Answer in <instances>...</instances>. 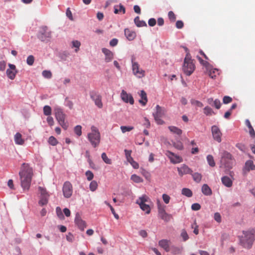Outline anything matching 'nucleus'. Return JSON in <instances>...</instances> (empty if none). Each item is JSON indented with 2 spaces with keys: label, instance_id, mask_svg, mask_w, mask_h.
Instances as JSON below:
<instances>
[{
  "label": "nucleus",
  "instance_id": "nucleus-35",
  "mask_svg": "<svg viewBox=\"0 0 255 255\" xmlns=\"http://www.w3.org/2000/svg\"><path fill=\"white\" fill-rule=\"evenodd\" d=\"M130 179L131 180H132L133 182L138 183H141L143 182V179L142 178H141L140 176L136 175V174H133L131 176Z\"/></svg>",
  "mask_w": 255,
  "mask_h": 255
},
{
  "label": "nucleus",
  "instance_id": "nucleus-64",
  "mask_svg": "<svg viewBox=\"0 0 255 255\" xmlns=\"http://www.w3.org/2000/svg\"><path fill=\"white\" fill-rule=\"evenodd\" d=\"M156 23V21L155 18H151L148 20V23L150 26H154Z\"/></svg>",
  "mask_w": 255,
  "mask_h": 255
},
{
  "label": "nucleus",
  "instance_id": "nucleus-32",
  "mask_svg": "<svg viewBox=\"0 0 255 255\" xmlns=\"http://www.w3.org/2000/svg\"><path fill=\"white\" fill-rule=\"evenodd\" d=\"M191 175H192L193 180L196 182L199 183L201 181V180L202 179V176L200 173H199L198 172H195L194 173H192Z\"/></svg>",
  "mask_w": 255,
  "mask_h": 255
},
{
  "label": "nucleus",
  "instance_id": "nucleus-17",
  "mask_svg": "<svg viewBox=\"0 0 255 255\" xmlns=\"http://www.w3.org/2000/svg\"><path fill=\"white\" fill-rule=\"evenodd\" d=\"M121 97L123 101L125 103H129L130 104L133 105L134 103V100L132 96L128 94L125 90H122L121 94Z\"/></svg>",
  "mask_w": 255,
  "mask_h": 255
},
{
  "label": "nucleus",
  "instance_id": "nucleus-37",
  "mask_svg": "<svg viewBox=\"0 0 255 255\" xmlns=\"http://www.w3.org/2000/svg\"><path fill=\"white\" fill-rule=\"evenodd\" d=\"M197 59L199 60V62L201 64H202L203 66H205L206 68V69H208L209 68V67L210 66V64L207 61L203 60L201 57L199 56H197Z\"/></svg>",
  "mask_w": 255,
  "mask_h": 255
},
{
  "label": "nucleus",
  "instance_id": "nucleus-11",
  "mask_svg": "<svg viewBox=\"0 0 255 255\" xmlns=\"http://www.w3.org/2000/svg\"><path fill=\"white\" fill-rule=\"evenodd\" d=\"M211 131L214 139L218 142H221L222 133L219 128L216 126H213L211 128Z\"/></svg>",
  "mask_w": 255,
  "mask_h": 255
},
{
  "label": "nucleus",
  "instance_id": "nucleus-56",
  "mask_svg": "<svg viewBox=\"0 0 255 255\" xmlns=\"http://www.w3.org/2000/svg\"><path fill=\"white\" fill-rule=\"evenodd\" d=\"M162 197V199L165 204H168L169 203L170 197L168 195L166 194H163Z\"/></svg>",
  "mask_w": 255,
  "mask_h": 255
},
{
  "label": "nucleus",
  "instance_id": "nucleus-6",
  "mask_svg": "<svg viewBox=\"0 0 255 255\" xmlns=\"http://www.w3.org/2000/svg\"><path fill=\"white\" fill-rule=\"evenodd\" d=\"M149 200V197L144 194L139 197L136 201V203L139 205L140 209L142 211H145L147 214H149L150 212V207L145 203L148 202Z\"/></svg>",
  "mask_w": 255,
  "mask_h": 255
},
{
  "label": "nucleus",
  "instance_id": "nucleus-48",
  "mask_svg": "<svg viewBox=\"0 0 255 255\" xmlns=\"http://www.w3.org/2000/svg\"><path fill=\"white\" fill-rule=\"evenodd\" d=\"M42 76L45 78L50 79L52 77V73L50 71L44 70L42 73Z\"/></svg>",
  "mask_w": 255,
  "mask_h": 255
},
{
  "label": "nucleus",
  "instance_id": "nucleus-55",
  "mask_svg": "<svg viewBox=\"0 0 255 255\" xmlns=\"http://www.w3.org/2000/svg\"><path fill=\"white\" fill-rule=\"evenodd\" d=\"M191 227L192 228L194 229L193 233L195 235H198L199 234L198 226L197 225L195 221L192 225Z\"/></svg>",
  "mask_w": 255,
  "mask_h": 255
},
{
  "label": "nucleus",
  "instance_id": "nucleus-38",
  "mask_svg": "<svg viewBox=\"0 0 255 255\" xmlns=\"http://www.w3.org/2000/svg\"><path fill=\"white\" fill-rule=\"evenodd\" d=\"M204 113L207 116H211L215 114L213 110L209 107L207 106L204 109Z\"/></svg>",
  "mask_w": 255,
  "mask_h": 255
},
{
  "label": "nucleus",
  "instance_id": "nucleus-44",
  "mask_svg": "<svg viewBox=\"0 0 255 255\" xmlns=\"http://www.w3.org/2000/svg\"><path fill=\"white\" fill-rule=\"evenodd\" d=\"M48 143L51 145L55 146L58 143V141L53 136H51L48 139Z\"/></svg>",
  "mask_w": 255,
  "mask_h": 255
},
{
  "label": "nucleus",
  "instance_id": "nucleus-16",
  "mask_svg": "<svg viewBox=\"0 0 255 255\" xmlns=\"http://www.w3.org/2000/svg\"><path fill=\"white\" fill-rule=\"evenodd\" d=\"M158 245L166 252H169L171 248V242L170 240L162 239L158 242Z\"/></svg>",
  "mask_w": 255,
  "mask_h": 255
},
{
  "label": "nucleus",
  "instance_id": "nucleus-60",
  "mask_svg": "<svg viewBox=\"0 0 255 255\" xmlns=\"http://www.w3.org/2000/svg\"><path fill=\"white\" fill-rule=\"evenodd\" d=\"M181 236L182 237L184 241H186L189 238L188 235L185 230H182Z\"/></svg>",
  "mask_w": 255,
  "mask_h": 255
},
{
  "label": "nucleus",
  "instance_id": "nucleus-26",
  "mask_svg": "<svg viewBox=\"0 0 255 255\" xmlns=\"http://www.w3.org/2000/svg\"><path fill=\"white\" fill-rule=\"evenodd\" d=\"M201 190L202 193L206 196H210L212 194L211 189L207 184L203 185Z\"/></svg>",
  "mask_w": 255,
  "mask_h": 255
},
{
  "label": "nucleus",
  "instance_id": "nucleus-41",
  "mask_svg": "<svg viewBox=\"0 0 255 255\" xmlns=\"http://www.w3.org/2000/svg\"><path fill=\"white\" fill-rule=\"evenodd\" d=\"M43 113L46 116H50L51 114V108L49 106H45L43 108Z\"/></svg>",
  "mask_w": 255,
  "mask_h": 255
},
{
  "label": "nucleus",
  "instance_id": "nucleus-57",
  "mask_svg": "<svg viewBox=\"0 0 255 255\" xmlns=\"http://www.w3.org/2000/svg\"><path fill=\"white\" fill-rule=\"evenodd\" d=\"M214 220L217 221L218 223H221V216L219 213H215L214 214Z\"/></svg>",
  "mask_w": 255,
  "mask_h": 255
},
{
  "label": "nucleus",
  "instance_id": "nucleus-61",
  "mask_svg": "<svg viewBox=\"0 0 255 255\" xmlns=\"http://www.w3.org/2000/svg\"><path fill=\"white\" fill-rule=\"evenodd\" d=\"M191 209L194 211H198L201 209V206L198 203H194L191 206Z\"/></svg>",
  "mask_w": 255,
  "mask_h": 255
},
{
  "label": "nucleus",
  "instance_id": "nucleus-12",
  "mask_svg": "<svg viewBox=\"0 0 255 255\" xmlns=\"http://www.w3.org/2000/svg\"><path fill=\"white\" fill-rule=\"evenodd\" d=\"M165 155L170 159L171 162L174 164L180 163L182 161L181 157L169 150L166 151Z\"/></svg>",
  "mask_w": 255,
  "mask_h": 255
},
{
  "label": "nucleus",
  "instance_id": "nucleus-18",
  "mask_svg": "<svg viewBox=\"0 0 255 255\" xmlns=\"http://www.w3.org/2000/svg\"><path fill=\"white\" fill-rule=\"evenodd\" d=\"M75 222L81 231H84L86 227V223L81 219L80 215L78 214L76 215Z\"/></svg>",
  "mask_w": 255,
  "mask_h": 255
},
{
  "label": "nucleus",
  "instance_id": "nucleus-45",
  "mask_svg": "<svg viewBox=\"0 0 255 255\" xmlns=\"http://www.w3.org/2000/svg\"><path fill=\"white\" fill-rule=\"evenodd\" d=\"M173 145L175 148L178 150H182L183 148V145L180 141L174 142Z\"/></svg>",
  "mask_w": 255,
  "mask_h": 255
},
{
  "label": "nucleus",
  "instance_id": "nucleus-43",
  "mask_svg": "<svg viewBox=\"0 0 255 255\" xmlns=\"http://www.w3.org/2000/svg\"><path fill=\"white\" fill-rule=\"evenodd\" d=\"M101 156H102V159L106 163L109 164H112V160L108 157L106 153H105V152L103 153L102 154Z\"/></svg>",
  "mask_w": 255,
  "mask_h": 255
},
{
  "label": "nucleus",
  "instance_id": "nucleus-24",
  "mask_svg": "<svg viewBox=\"0 0 255 255\" xmlns=\"http://www.w3.org/2000/svg\"><path fill=\"white\" fill-rule=\"evenodd\" d=\"M126 8L123 5L120 4L114 6V13L115 14L122 13L125 14Z\"/></svg>",
  "mask_w": 255,
  "mask_h": 255
},
{
  "label": "nucleus",
  "instance_id": "nucleus-20",
  "mask_svg": "<svg viewBox=\"0 0 255 255\" xmlns=\"http://www.w3.org/2000/svg\"><path fill=\"white\" fill-rule=\"evenodd\" d=\"M102 50L105 55V61L106 62L111 61L114 58L113 52L106 48H103Z\"/></svg>",
  "mask_w": 255,
  "mask_h": 255
},
{
  "label": "nucleus",
  "instance_id": "nucleus-8",
  "mask_svg": "<svg viewBox=\"0 0 255 255\" xmlns=\"http://www.w3.org/2000/svg\"><path fill=\"white\" fill-rule=\"evenodd\" d=\"M51 35V31L47 26H45L41 27L38 37L41 41L47 42L49 40Z\"/></svg>",
  "mask_w": 255,
  "mask_h": 255
},
{
  "label": "nucleus",
  "instance_id": "nucleus-49",
  "mask_svg": "<svg viewBox=\"0 0 255 255\" xmlns=\"http://www.w3.org/2000/svg\"><path fill=\"white\" fill-rule=\"evenodd\" d=\"M34 61V57L33 55H29L26 59V63L28 65L31 66L33 64Z\"/></svg>",
  "mask_w": 255,
  "mask_h": 255
},
{
  "label": "nucleus",
  "instance_id": "nucleus-14",
  "mask_svg": "<svg viewBox=\"0 0 255 255\" xmlns=\"http://www.w3.org/2000/svg\"><path fill=\"white\" fill-rule=\"evenodd\" d=\"M90 97L91 99L94 101L95 105L99 108H102L103 107V103L102 102V97L100 95L92 92L90 94Z\"/></svg>",
  "mask_w": 255,
  "mask_h": 255
},
{
  "label": "nucleus",
  "instance_id": "nucleus-28",
  "mask_svg": "<svg viewBox=\"0 0 255 255\" xmlns=\"http://www.w3.org/2000/svg\"><path fill=\"white\" fill-rule=\"evenodd\" d=\"M222 182L223 184L228 187H230L232 185V181L228 176H224L222 178Z\"/></svg>",
  "mask_w": 255,
  "mask_h": 255
},
{
  "label": "nucleus",
  "instance_id": "nucleus-25",
  "mask_svg": "<svg viewBox=\"0 0 255 255\" xmlns=\"http://www.w3.org/2000/svg\"><path fill=\"white\" fill-rule=\"evenodd\" d=\"M140 96L141 98L139 100V103L144 106L146 104L147 102L146 93L144 91L141 90L140 91Z\"/></svg>",
  "mask_w": 255,
  "mask_h": 255
},
{
  "label": "nucleus",
  "instance_id": "nucleus-63",
  "mask_svg": "<svg viewBox=\"0 0 255 255\" xmlns=\"http://www.w3.org/2000/svg\"><path fill=\"white\" fill-rule=\"evenodd\" d=\"M47 122L50 126H52L54 123L53 118L50 116L47 118Z\"/></svg>",
  "mask_w": 255,
  "mask_h": 255
},
{
  "label": "nucleus",
  "instance_id": "nucleus-42",
  "mask_svg": "<svg viewBox=\"0 0 255 255\" xmlns=\"http://www.w3.org/2000/svg\"><path fill=\"white\" fill-rule=\"evenodd\" d=\"M98 187V183L97 181H92L90 184V189L92 191H95Z\"/></svg>",
  "mask_w": 255,
  "mask_h": 255
},
{
  "label": "nucleus",
  "instance_id": "nucleus-23",
  "mask_svg": "<svg viewBox=\"0 0 255 255\" xmlns=\"http://www.w3.org/2000/svg\"><path fill=\"white\" fill-rule=\"evenodd\" d=\"M231 158L232 155L228 151H225L222 153L221 162L223 164H225L226 162L231 159Z\"/></svg>",
  "mask_w": 255,
  "mask_h": 255
},
{
  "label": "nucleus",
  "instance_id": "nucleus-22",
  "mask_svg": "<svg viewBox=\"0 0 255 255\" xmlns=\"http://www.w3.org/2000/svg\"><path fill=\"white\" fill-rule=\"evenodd\" d=\"M14 140L15 144L23 145L24 143V139L22 138V135L19 132H17L14 136Z\"/></svg>",
  "mask_w": 255,
  "mask_h": 255
},
{
  "label": "nucleus",
  "instance_id": "nucleus-33",
  "mask_svg": "<svg viewBox=\"0 0 255 255\" xmlns=\"http://www.w3.org/2000/svg\"><path fill=\"white\" fill-rule=\"evenodd\" d=\"M182 194L188 197H191L193 195L192 191L189 188H184L182 189Z\"/></svg>",
  "mask_w": 255,
  "mask_h": 255
},
{
  "label": "nucleus",
  "instance_id": "nucleus-3",
  "mask_svg": "<svg viewBox=\"0 0 255 255\" xmlns=\"http://www.w3.org/2000/svg\"><path fill=\"white\" fill-rule=\"evenodd\" d=\"M193 60L191 59L190 53L186 54L183 65V70L187 76H190L194 72L195 66L193 62Z\"/></svg>",
  "mask_w": 255,
  "mask_h": 255
},
{
  "label": "nucleus",
  "instance_id": "nucleus-13",
  "mask_svg": "<svg viewBox=\"0 0 255 255\" xmlns=\"http://www.w3.org/2000/svg\"><path fill=\"white\" fill-rule=\"evenodd\" d=\"M9 68L6 70V73L8 78L11 80H13L17 72L16 67L14 65L12 64H8Z\"/></svg>",
  "mask_w": 255,
  "mask_h": 255
},
{
  "label": "nucleus",
  "instance_id": "nucleus-52",
  "mask_svg": "<svg viewBox=\"0 0 255 255\" xmlns=\"http://www.w3.org/2000/svg\"><path fill=\"white\" fill-rule=\"evenodd\" d=\"M141 174L148 180H150L151 175L150 174L144 169H142Z\"/></svg>",
  "mask_w": 255,
  "mask_h": 255
},
{
  "label": "nucleus",
  "instance_id": "nucleus-29",
  "mask_svg": "<svg viewBox=\"0 0 255 255\" xmlns=\"http://www.w3.org/2000/svg\"><path fill=\"white\" fill-rule=\"evenodd\" d=\"M168 129L173 133L180 135L182 133V130L178 128L175 126H169Z\"/></svg>",
  "mask_w": 255,
  "mask_h": 255
},
{
  "label": "nucleus",
  "instance_id": "nucleus-2",
  "mask_svg": "<svg viewBox=\"0 0 255 255\" xmlns=\"http://www.w3.org/2000/svg\"><path fill=\"white\" fill-rule=\"evenodd\" d=\"M254 240L253 234L250 231H244L243 235L240 237V243L245 248L250 249Z\"/></svg>",
  "mask_w": 255,
  "mask_h": 255
},
{
  "label": "nucleus",
  "instance_id": "nucleus-54",
  "mask_svg": "<svg viewBox=\"0 0 255 255\" xmlns=\"http://www.w3.org/2000/svg\"><path fill=\"white\" fill-rule=\"evenodd\" d=\"M85 175L87 180L89 181L92 180L94 177L93 173L90 170L87 171L85 173Z\"/></svg>",
  "mask_w": 255,
  "mask_h": 255
},
{
  "label": "nucleus",
  "instance_id": "nucleus-31",
  "mask_svg": "<svg viewBox=\"0 0 255 255\" xmlns=\"http://www.w3.org/2000/svg\"><path fill=\"white\" fill-rule=\"evenodd\" d=\"M173 255H180L181 254L182 251V248L171 246L170 251Z\"/></svg>",
  "mask_w": 255,
  "mask_h": 255
},
{
  "label": "nucleus",
  "instance_id": "nucleus-62",
  "mask_svg": "<svg viewBox=\"0 0 255 255\" xmlns=\"http://www.w3.org/2000/svg\"><path fill=\"white\" fill-rule=\"evenodd\" d=\"M155 121L158 124L162 125L163 124V121L160 119L161 117L157 115H153Z\"/></svg>",
  "mask_w": 255,
  "mask_h": 255
},
{
  "label": "nucleus",
  "instance_id": "nucleus-59",
  "mask_svg": "<svg viewBox=\"0 0 255 255\" xmlns=\"http://www.w3.org/2000/svg\"><path fill=\"white\" fill-rule=\"evenodd\" d=\"M223 103L225 104H229L232 101V99L229 96H225L223 99Z\"/></svg>",
  "mask_w": 255,
  "mask_h": 255
},
{
  "label": "nucleus",
  "instance_id": "nucleus-21",
  "mask_svg": "<svg viewBox=\"0 0 255 255\" xmlns=\"http://www.w3.org/2000/svg\"><path fill=\"white\" fill-rule=\"evenodd\" d=\"M206 70L208 75L212 79H215L217 75L219 74V70L216 68H211V66L209 67L208 70L206 69Z\"/></svg>",
  "mask_w": 255,
  "mask_h": 255
},
{
  "label": "nucleus",
  "instance_id": "nucleus-40",
  "mask_svg": "<svg viewBox=\"0 0 255 255\" xmlns=\"http://www.w3.org/2000/svg\"><path fill=\"white\" fill-rule=\"evenodd\" d=\"M122 131L123 133H125L126 132H127V131H130L131 130H132L133 128H134V127H132V126H121V128H120Z\"/></svg>",
  "mask_w": 255,
  "mask_h": 255
},
{
  "label": "nucleus",
  "instance_id": "nucleus-5",
  "mask_svg": "<svg viewBox=\"0 0 255 255\" xmlns=\"http://www.w3.org/2000/svg\"><path fill=\"white\" fill-rule=\"evenodd\" d=\"M88 138L94 147H96L99 144L100 133L96 127L94 126L91 127V132L88 134Z\"/></svg>",
  "mask_w": 255,
  "mask_h": 255
},
{
  "label": "nucleus",
  "instance_id": "nucleus-47",
  "mask_svg": "<svg viewBox=\"0 0 255 255\" xmlns=\"http://www.w3.org/2000/svg\"><path fill=\"white\" fill-rule=\"evenodd\" d=\"M56 212L57 216L60 219H63L64 218V215L62 213V210L59 207H57L56 209Z\"/></svg>",
  "mask_w": 255,
  "mask_h": 255
},
{
  "label": "nucleus",
  "instance_id": "nucleus-27",
  "mask_svg": "<svg viewBox=\"0 0 255 255\" xmlns=\"http://www.w3.org/2000/svg\"><path fill=\"white\" fill-rule=\"evenodd\" d=\"M156 112L153 114V115H157L159 117H162L166 113V110L160 107L159 105H157L156 107Z\"/></svg>",
  "mask_w": 255,
  "mask_h": 255
},
{
  "label": "nucleus",
  "instance_id": "nucleus-51",
  "mask_svg": "<svg viewBox=\"0 0 255 255\" xmlns=\"http://www.w3.org/2000/svg\"><path fill=\"white\" fill-rule=\"evenodd\" d=\"M74 132L78 135L80 136L82 134V127L81 126H77L74 128Z\"/></svg>",
  "mask_w": 255,
  "mask_h": 255
},
{
  "label": "nucleus",
  "instance_id": "nucleus-30",
  "mask_svg": "<svg viewBox=\"0 0 255 255\" xmlns=\"http://www.w3.org/2000/svg\"><path fill=\"white\" fill-rule=\"evenodd\" d=\"M134 23L137 27L146 26V22L143 20H140L139 16H136L134 19Z\"/></svg>",
  "mask_w": 255,
  "mask_h": 255
},
{
  "label": "nucleus",
  "instance_id": "nucleus-1",
  "mask_svg": "<svg viewBox=\"0 0 255 255\" xmlns=\"http://www.w3.org/2000/svg\"><path fill=\"white\" fill-rule=\"evenodd\" d=\"M21 185L24 189L28 190L30 187L33 176V169L28 164L23 163L19 173Z\"/></svg>",
  "mask_w": 255,
  "mask_h": 255
},
{
  "label": "nucleus",
  "instance_id": "nucleus-34",
  "mask_svg": "<svg viewBox=\"0 0 255 255\" xmlns=\"http://www.w3.org/2000/svg\"><path fill=\"white\" fill-rule=\"evenodd\" d=\"M245 166L249 171L250 170H254L255 169V165H254V163L252 160H248L246 162Z\"/></svg>",
  "mask_w": 255,
  "mask_h": 255
},
{
  "label": "nucleus",
  "instance_id": "nucleus-53",
  "mask_svg": "<svg viewBox=\"0 0 255 255\" xmlns=\"http://www.w3.org/2000/svg\"><path fill=\"white\" fill-rule=\"evenodd\" d=\"M38 189H39V191L40 192V193L41 195V197L49 196V195L48 194L45 189H44L41 187H39Z\"/></svg>",
  "mask_w": 255,
  "mask_h": 255
},
{
  "label": "nucleus",
  "instance_id": "nucleus-9",
  "mask_svg": "<svg viewBox=\"0 0 255 255\" xmlns=\"http://www.w3.org/2000/svg\"><path fill=\"white\" fill-rule=\"evenodd\" d=\"M132 69L134 75L137 78H141L145 76V71L140 69L139 65L133 60H132Z\"/></svg>",
  "mask_w": 255,
  "mask_h": 255
},
{
  "label": "nucleus",
  "instance_id": "nucleus-46",
  "mask_svg": "<svg viewBox=\"0 0 255 255\" xmlns=\"http://www.w3.org/2000/svg\"><path fill=\"white\" fill-rule=\"evenodd\" d=\"M72 47H75L76 49L75 50V52H77L79 50V47L81 45V43L78 40H74L72 42Z\"/></svg>",
  "mask_w": 255,
  "mask_h": 255
},
{
  "label": "nucleus",
  "instance_id": "nucleus-15",
  "mask_svg": "<svg viewBox=\"0 0 255 255\" xmlns=\"http://www.w3.org/2000/svg\"><path fill=\"white\" fill-rule=\"evenodd\" d=\"M177 171L180 176L187 174H191L193 172L192 169L185 164H183L180 167H177Z\"/></svg>",
  "mask_w": 255,
  "mask_h": 255
},
{
  "label": "nucleus",
  "instance_id": "nucleus-7",
  "mask_svg": "<svg viewBox=\"0 0 255 255\" xmlns=\"http://www.w3.org/2000/svg\"><path fill=\"white\" fill-rule=\"evenodd\" d=\"M157 205L159 217L165 222L169 221L172 216L166 212L165 206L162 204L159 200L157 201Z\"/></svg>",
  "mask_w": 255,
  "mask_h": 255
},
{
  "label": "nucleus",
  "instance_id": "nucleus-39",
  "mask_svg": "<svg viewBox=\"0 0 255 255\" xmlns=\"http://www.w3.org/2000/svg\"><path fill=\"white\" fill-rule=\"evenodd\" d=\"M49 196H43L41 197L40 200L39 201V204L41 206L46 205L48 203Z\"/></svg>",
  "mask_w": 255,
  "mask_h": 255
},
{
  "label": "nucleus",
  "instance_id": "nucleus-50",
  "mask_svg": "<svg viewBox=\"0 0 255 255\" xmlns=\"http://www.w3.org/2000/svg\"><path fill=\"white\" fill-rule=\"evenodd\" d=\"M169 19L171 22H174L176 20V15L172 11H169L168 13Z\"/></svg>",
  "mask_w": 255,
  "mask_h": 255
},
{
  "label": "nucleus",
  "instance_id": "nucleus-4",
  "mask_svg": "<svg viewBox=\"0 0 255 255\" xmlns=\"http://www.w3.org/2000/svg\"><path fill=\"white\" fill-rule=\"evenodd\" d=\"M54 111L56 119L59 125L64 129H67L68 127V124L65 122L66 115L64 113L63 110L58 107H56L54 108Z\"/></svg>",
  "mask_w": 255,
  "mask_h": 255
},
{
  "label": "nucleus",
  "instance_id": "nucleus-10",
  "mask_svg": "<svg viewBox=\"0 0 255 255\" xmlns=\"http://www.w3.org/2000/svg\"><path fill=\"white\" fill-rule=\"evenodd\" d=\"M63 195L65 198H70L73 193V187L69 181H66L63 186Z\"/></svg>",
  "mask_w": 255,
  "mask_h": 255
},
{
  "label": "nucleus",
  "instance_id": "nucleus-58",
  "mask_svg": "<svg viewBox=\"0 0 255 255\" xmlns=\"http://www.w3.org/2000/svg\"><path fill=\"white\" fill-rule=\"evenodd\" d=\"M216 109H219L221 107V102L219 99H216L213 102V105Z\"/></svg>",
  "mask_w": 255,
  "mask_h": 255
},
{
  "label": "nucleus",
  "instance_id": "nucleus-36",
  "mask_svg": "<svg viewBox=\"0 0 255 255\" xmlns=\"http://www.w3.org/2000/svg\"><path fill=\"white\" fill-rule=\"evenodd\" d=\"M207 160L209 165L211 167H214L215 166V162L214 159V157L212 155H208L207 156Z\"/></svg>",
  "mask_w": 255,
  "mask_h": 255
},
{
  "label": "nucleus",
  "instance_id": "nucleus-19",
  "mask_svg": "<svg viewBox=\"0 0 255 255\" xmlns=\"http://www.w3.org/2000/svg\"><path fill=\"white\" fill-rule=\"evenodd\" d=\"M125 35L129 41L134 40L136 36L135 32L128 28H126L125 29Z\"/></svg>",
  "mask_w": 255,
  "mask_h": 255
}]
</instances>
